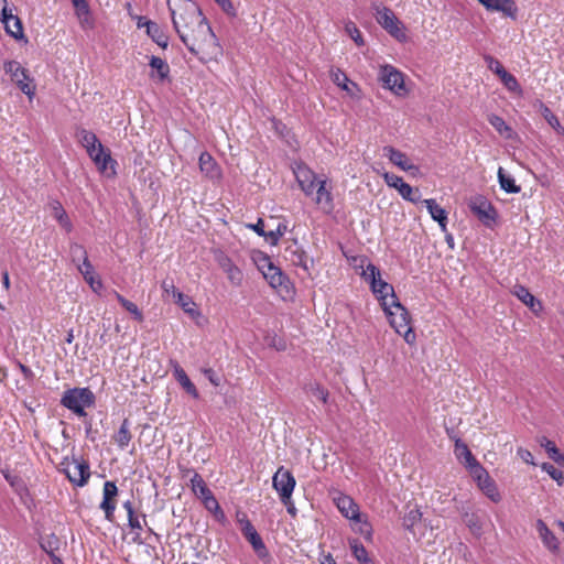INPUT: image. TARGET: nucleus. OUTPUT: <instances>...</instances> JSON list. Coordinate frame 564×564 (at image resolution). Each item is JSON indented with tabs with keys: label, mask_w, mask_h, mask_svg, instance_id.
Returning a JSON list of instances; mask_svg holds the SVG:
<instances>
[{
	"label": "nucleus",
	"mask_w": 564,
	"mask_h": 564,
	"mask_svg": "<svg viewBox=\"0 0 564 564\" xmlns=\"http://www.w3.org/2000/svg\"><path fill=\"white\" fill-rule=\"evenodd\" d=\"M173 28L188 51L203 62L216 57L221 47L207 19L192 0L167 2Z\"/></svg>",
	"instance_id": "f257e3e1"
},
{
	"label": "nucleus",
	"mask_w": 564,
	"mask_h": 564,
	"mask_svg": "<svg viewBox=\"0 0 564 564\" xmlns=\"http://www.w3.org/2000/svg\"><path fill=\"white\" fill-rule=\"evenodd\" d=\"M455 455L458 459H464V464L469 469V471L475 469L476 466L480 465L468 446L460 440H456L455 442Z\"/></svg>",
	"instance_id": "c756f323"
},
{
	"label": "nucleus",
	"mask_w": 564,
	"mask_h": 564,
	"mask_svg": "<svg viewBox=\"0 0 564 564\" xmlns=\"http://www.w3.org/2000/svg\"><path fill=\"white\" fill-rule=\"evenodd\" d=\"M382 177L389 187L395 188L397 191L405 183L401 176L389 172L383 173Z\"/></svg>",
	"instance_id": "5fc2aeb1"
},
{
	"label": "nucleus",
	"mask_w": 564,
	"mask_h": 564,
	"mask_svg": "<svg viewBox=\"0 0 564 564\" xmlns=\"http://www.w3.org/2000/svg\"><path fill=\"white\" fill-rule=\"evenodd\" d=\"M501 83L503 84V86L512 91V93H517V94H521L522 93V89H521V86L520 84L518 83V79L510 73H508L507 70L501 74L499 76Z\"/></svg>",
	"instance_id": "49530a36"
},
{
	"label": "nucleus",
	"mask_w": 564,
	"mask_h": 564,
	"mask_svg": "<svg viewBox=\"0 0 564 564\" xmlns=\"http://www.w3.org/2000/svg\"><path fill=\"white\" fill-rule=\"evenodd\" d=\"M517 453L523 462H525L527 464L534 465L533 455L529 449L520 447L518 448Z\"/></svg>",
	"instance_id": "680f3d73"
},
{
	"label": "nucleus",
	"mask_w": 564,
	"mask_h": 564,
	"mask_svg": "<svg viewBox=\"0 0 564 564\" xmlns=\"http://www.w3.org/2000/svg\"><path fill=\"white\" fill-rule=\"evenodd\" d=\"M345 31L358 46L365 44L361 32L352 21H348L345 23Z\"/></svg>",
	"instance_id": "3c124183"
},
{
	"label": "nucleus",
	"mask_w": 564,
	"mask_h": 564,
	"mask_svg": "<svg viewBox=\"0 0 564 564\" xmlns=\"http://www.w3.org/2000/svg\"><path fill=\"white\" fill-rule=\"evenodd\" d=\"M370 286L371 291L380 302L382 308L388 306V304H391V300H398L393 286L383 281L381 276L376 281H372Z\"/></svg>",
	"instance_id": "6ab92c4d"
},
{
	"label": "nucleus",
	"mask_w": 564,
	"mask_h": 564,
	"mask_svg": "<svg viewBox=\"0 0 564 564\" xmlns=\"http://www.w3.org/2000/svg\"><path fill=\"white\" fill-rule=\"evenodd\" d=\"M330 76H332V80L334 82V84H336L338 87H340L341 89H344L348 93H351L350 87H356V84L350 82L349 78L347 77V75L338 68L332 69Z\"/></svg>",
	"instance_id": "ea45409f"
},
{
	"label": "nucleus",
	"mask_w": 564,
	"mask_h": 564,
	"mask_svg": "<svg viewBox=\"0 0 564 564\" xmlns=\"http://www.w3.org/2000/svg\"><path fill=\"white\" fill-rule=\"evenodd\" d=\"M249 227L254 230L259 236L265 238L267 231L264 230V221L259 218L258 221L253 225H249Z\"/></svg>",
	"instance_id": "e2e57ef3"
},
{
	"label": "nucleus",
	"mask_w": 564,
	"mask_h": 564,
	"mask_svg": "<svg viewBox=\"0 0 564 564\" xmlns=\"http://www.w3.org/2000/svg\"><path fill=\"white\" fill-rule=\"evenodd\" d=\"M128 523L132 530L140 531L142 529V524L134 513L132 516H128Z\"/></svg>",
	"instance_id": "0e129e2a"
},
{
	"label": "nucleus",
	"mask_w": 564,
	"mask_h": 564,
	"mask_svg": "<svg viewBox=\"0 0 564 564\" xmlns=\"http://www.w3.org/2000/svg\"><path fill=\"white\" fill-rule=\"evenodd\" d=\"M173 373L177 382L189 395H192L194 399L199 398V393L195 384L191 381L185 370L177 362L174 365Z\"/></svg>",
	"instance_id": "c85d7f7f"
},
{
	"label": "nucleus",
	"mask_w": 564,
	"mask_h": 564,
	"mask_svg": "<svg viewBox=\"0 0 564 564\" xmlns=\"http://www.w3.org/2000/svg\"><path fill=\"white\" fill-rule=\"evenodd\" d=\"M471 477L476 480L479 489L494 502H499L501 496L498 491L495 480L489 476L488 471L481 466H476L470 471Z\"/></svg>",
	"instance_id": "9b49d317"
},
{
	"label": "nucleus",
	"mask_w": 564,
	"mask_h": 564,
	"mask_svg": "<svg viewBox=\"0 0 564 564\" xmlns=\"http://www.w3.org/2000/svg\"><path fill=\"white\" fill-rule=\"evenodd\" d=\"M314 193H316L315 203L317 205L327 212L333 209V196L330 189L326 187V180L317 182Z\"/></svg>",
	"instance_id": "bb28decb"
},
{
	"label": "nucleus",
	"mask_w": 564,
	"mask_h": 564,
	"mask_svg": "<svg viewBox=\"0 0 564 564\" xmlns=\"http://www.w3.org/2000/svg\"><path fill=\"white\" fill-rule=\"evenodd\" d=\"M161 288L163 290L164 293L166 294H171L173 296V291H178L173 281H169V280H164L161 284Z\"/></svg>",
	"instance_id": "69168bd1"
},
{
	"label": "nucleus",
	"mask_w": 564,
	"mask_h": 564,
	"mask_svg": "<svg viewBox=\"0 0 564 564\" xmlns=\"http://www.w3.org/2000/svg\"><path fill=\"white\" fill-rule=\"evenodd\" d=\"M237 520L240 524V530L247 541L251 544L253 551L260 558L269 556V552L256 528L243 512L237 513Z\"/></svg>",
	"instance_id": "6e6552de"
},
{
	"label": "nucleus",
	"mask_w": 564,
	"mask_h": 564,
	"mask_svg": "<svg viewBox=\"0 0 564 564\" xmlns=\"http://www.w3.org/2000/svg\"><path fill=\"white\" fill-rule=\"evenodd\" d=\"M1 21L4 23L6 31L12 37L19 40L23 37V26L21 20L12 13L8 7V0H0Z\"/></svg>",
	"instance_id": "f8f14e48"
},
{
	"label": "nucleus",
	"mask_w": 564,
	"mask_h": 564,
	"mask_svg": "<svg viewBox=\"0 0 564 564\" xmlns=\"http://www.w3.org/2000/svg\"><path fill=\"white\" fill-rule=\"evenodd\" d=\"M487 10L503 13L512 20L517 19L518 7L513 0H478Z\"/></svg>",
	"instance_id": "aec40b11"
},
{
	"label": "nucleus",
	"mask_w": 564,
	"mask_h": 564,
	"mask_svg": "<svg viewBox=\"0 0 564 564\" xmlns=\"http://www.w3.org/2000/svg\"><path fill=\"white\" fill-rule=\"evenodd\" d=\"M498 181L500 187L507 193L517 194L521 191V187L516 184L514 178L507 174L502 167H499L498 170Z\"/></svg>",
	"instance_id": "4c0bfd02"
},
{
	"label": "nucleus",
	"mask_w": 564,
	"mask_h": 564,
	"mask_svg": "<svg viewBox=\"0 0 564 564\" xmlns=\"http://www.w3.org/2000/svg\"><path fill=\"white\" fill-rule=\"evenodd\" d=\"M304 389L307 393H311L313 397L317 398L323 403H327L329 393L327 389H325L318 382H310L305 386Z\"/></svg>",
	"instance_id": "c03bdc74"
},
{
	"label": "nucleus",
	"mask_w": 564,
	"mask_h": 564,
	"mask_svg": "<svg viewBox=\"0 0 564 564\" xmlns=\"http://www.w3.org/2000/svg\"><path fill=\"white\" fill-rule=\"evenodd\" d=\"M511 293L517 296L524 305H527L533 313L536 314L542 310V303L536 300L524 285L516 284Z\"/></svg>",
	"instance_id": "412c9836"
},
{
	"label": "nucleus",
	"mask_w": 564,
	"mask_h": 564,
	"mask_svg": "<svg viewBox=\"0 0 564 564\" xmlns=\"http://www.w3.org/2000/svg\"><path fill=\"white\" fill-rule=\"evenodd\" d=\"M258 269L264 274L269 268H272L274 264L271 259L265 254H260L259 259L256 260Z\"/></svg>",
	"instance_id": "bf43d9fd"
},
{
	"label": "nucleus",
	"mask_w": 564,
	"mask_h": 564,
	"mask_svg": "<svg viewBox=\"0 0 564 564\" xmlns=\"http://www.w3.org/2000/svg\"><path fill=\"white\" fill-rule=\"evenodd\" d=\"M471 210L479 216V218H492L490 212L492 210L490 205L482 200L479 205L473 204Z\"/></svg>",
	"instance_id": "6e6d98bb"
},
{
	"label": "nucleus",
	"mask_w": 564,
	"mask_h": 564,
	"mask_svg": "<svg viewBox=\"0 0 564 564\" xmlns=\"http://www.w3.org/2000/svg\"><path fill=\"white\" fill-rule=\"evenodd\" d=\"M383 311L389 318L391 327L394 328V330L402 336L409 345H414L416 335L410 324V314L399 300H391V304H388Z\"/></svg>",
	"instance_id": "7ed1b4c3"
},
{
	"label": "nucleus",
	"mask_w": 564,
	"mask_h": 564,
	"mask_svg": "<svg viewBox=\"0 0 564 564\" xmlns=\"http://www.w3.org/2000/svg\"><path fill=\"white\" fill-rule=\"evenodd\" d=\"M371 10L377 22L395 40L405 42L408 35L403 23L397 18L393 11L378 1L371 3Z\"/></svg>",
	"instance_id": "20e7f679"
},
{
	"label": "nucleus",
	"mask_w": 564,
	"mask_h": 564,
	"mask_svg": "<svg viewBox=\"0 0 564 564\" xmlns=\"http://www.w3.org/2000/svg\"><path fill=\"white\" fill-rule=\"evenodd\" d=\"M349 546L354 557L360 564H372V558L369 556L366 547L360 543L357 539H352L349 541Z\"/></svg>",
	"instance_id": "e433bc0d"
},
{
	"label": "nucleus",
	"mask_w": 564,
	"mask_h": 564,
	"mask_svg": "<svg viewBox=\"0 0 564 564\" xmlns=\"http://www.w3.org/2000/svg\"><path fill=\"white\" fill-rule=\"evenodd\" d=\"M200 500L203 501L205 508L208 511L214 512L217 517L219 516L221 519L225 518V514L221 511L220 506L216 498L214 497L213 492H210V495L208 496L203 497Z\"/></svg>",
	"instance_id": "8fccbe9b"
},
{
	"label": "nucleus",
	"mask_w": 564,
	"mask_h": 564,
	"mask_svg": "<svg viewBox=\"0 0 564 564\" xmlns=\"http://www.w3.org/2000/svg\"><path fill=\"white\" fill-rule=\"evenodd\" d=\"M78 20L83 29H91L94 26V21L90 15V12L87 13L86 17L78 18Z\"/></svg>",
	"instance_id": "338daca9"
},
{
	"label": "nucleus",
	"mask_w": 564,
	"mask_h": 564,
	"mask_svg": "<svg viewBox=\"0 0 564 564\" xmlns=\"http://www.w3.org/2000/svg\"><path fill=\"white\" fill-rule=\"evenodd\" d=\"M484 59L487 64V67L491 72H494L497 76H500L501 74H503L506 72V68L502 66V64L494 56L485 55Z\"/></svg>",
	"instance_id": "864d4df0"
},
{
	"label": "nucleus",
	"mask_w": 564,
	"mask_h": 564,
	"mask_svg": "<svg viewBox=\"0 0 564 564\" xmlns=\"http://www.w3.org/2000/svg\"><path fill=\"white\" fill-rule=\"evenodd\" d=\"M354 523V530L362 535L366 540H371L372 538V527L367 520V518H362L361 514H358V519L351 520Z\"/></svg>",
	"instance_id": "a19ab883"
},
{
	"label": "nucleus",
	"mask_w": 564,
	"mask_h": 564,
	"mask_svg": "<svg viewBox=\"0 0 564 564\" xmlns=\"http://www.w3.org/2000/svg\"><path fill=\"white\" fill-rule=\"evenodd\" d=\"M380 80L383 87L390 89L398 96L406 94L403 74L392 65H384L380 68Z\"/></svg>",
	"instance_id": "9d476101"
},
{
	"label": "nucleus",
	"mask_w": 564,
	"mask_h": 564,
	"mask_svg": "<svg viewBox=\"0 0 564 564\" xmlns=\"http://www.w3.org/2000/svg\"><path fill=\"white\" fill-rule=\"evenodd\" d=\"M75 137L82 147L85 148L88 156L93 160L99 171L106 172L110 163L116 164L110 152L105 149L93 131L78 127L76 129Z\"/></svg>",
	"instance_id": "f03ea898"
},
{
	"label": "nucleus",
	"mask_w": 564,
	"mask_h": 564,
	"mask_svg": "<svg viewBox=\"0 0 564 564\" xmlns=\"http://www.w3.org/2000/svg\"><path fill=\"white\" fill-rule=\"evenodd\" d=\"M131 438L130 422L128 419H124L118 432L113 435V441L119 448L124 449L129 445Z\"/></svg>",
	"instance_id": "f704fd0d"
},
{
	"label": "nucleus",
	"mask_w": 564,
	"mask_h": 564,
	"mask_svg": "<svg viewBox=\"0 0 564 564\" xmlns=\"http://www.w3.org/2000/svg\"><path fill=\"white\" fill-rule=\"evenodd\" d=\"M150 66L153 70L156 72V75L154 73L150 75L152 78L156 77L160 82H163L169 77L170 66L161 57L152 55L150 58Z\"/></svg>",
	"instance_id": "72a5a7b5"
},
{
	"label": "nucleus",
	"mask_w": 564,
	"mask_h": 564,
	"mask_svg": "<svg viewBox=\"0 0 564 564\" xmlns=\"http://www.w3.org/2000/svg\"><path fill=\"white\" fill-rule=\"evenodd\" d=\"M288 226L285 223H279L275 229L267 231L265 240L272 245L275 246L280 238L286 232Z\"/></svg>",
	"instance_id": "de8ad7c7"
},
{
	"label": "nucleus",
	"mask_w": 564,
	"mask_h": 564,
	"mask_svg": "<svg viewBox=\"0 0 564 564\" xmlns=\"http://www.w3.org/2000/svg\"><path fill=\"white\" fill-rule=\"evenodd\" d=\"M117 301L127 310L138 322L143 321V315L137 304L123 297L120 293L113 292Z\"/></svg>",
	"instance_id": "79ce46f5"
},
{
	"label": "nucleus",
	"mask_w": 564,
	"mask_h": 564,
	"mask_svg": "<svg viewBox=\"0 0 564 564\" xmlns=\"http://www.w3.org/2000/svg\"><path fill=\"white\" fill-rule=\"evenodd\" d=\"M3 69L10 75L11 80L14 82L23 94L32 98L35 94V86L33 80L29 77L28 69L21 66L17 61L4 62Z\"/></svg>",
	"instance_id": "0eeeda50"
},
{
	"label": "nucleus",
	"mask_w": 564,
	"mask_h": 564,
	"mask_svg": "<svg viewBox=\"0 0 564 564\" xmlns=\"http://www.w3.org/2000/svg\"><path fill=\"white\" fill-rule=\"evenodd\" d=\"M295 178L306 196H312L315 192L317 182L321 181L314 171L307 165L301 163L294 169Z\"/></svg>",
	"instance_id": "ddd939ff"
},
{
	"label": "nucleus",
	"mask_w": 564,
	"mask_h": 564,
	"mask_svg": "<svg viewBox=\"0 0 564 564\" xmlns=\"http://www.w3.org/2000/svg\"><path fill=\"white\" fill-rule=\"evenodd\" d=\"M224 10L225 13H227L230 17L237 15V10L232 2L230 0H215Z\"/></svg>",
	"instance_id": "052dcab7"
},
{
	"label": "nucleus",
	"mask_w": 564,
	"mask_h": 564,
	"mask_svg": "<svg viewBox=\"0 0 564 564\" xmlns=\"http://www.w3.org/2000/svg\"><path fill=\"white\" fill-rule=\"evenodd\" d=\"M75 9H76L77 18L86 17L87 13L90 12L87 2L85 4L79 6V7H75Z\"/></svg>",
	"instance_id": "774afa93"
},
{
	"label": "nucleus",
	"mask_w": 564,
	"mask_h": 564,
	"mask_svg": "<svg viewBox=\"0 0 564 564\" xmlns=\"http://www.w3.org/2000/svg\"><path fill=\"white\" fill-rule=\"evenodd\" d=\"M147 34L161 47L166 48L169 44L167 36L164 34L158 23L145 21Z\"/></svg>",
	"instance_id": "2f4dec72"
},
{
	"label": "nucleus",
	"mask_w": 564,
	"mask_h": 564,
	"mask_svg": "<svg viewBox=\"0 0 564 564\" xmlns=\"http://www.w3.org/2000/svg\"><path fill=\"white\" fill-rule=\"evenodd\" d=\"M383 154L389 159V161L398 166L400 170L410 172L413 175L419 173V166L414 165L408 158L405 153L402 151L391 147L386 145L383 147Z\"/></svg>",
	"instance_id": "dca6fc26"
},
{
	"label": "nucleus",
	"mask_w": 564,
	"mask_h": 564,
	"mask_svg": "<svg viewBox=\"0 0 564 564\" xmlns=\"http://www.w3.org/2000/svg\"><path fill=\"white\" fill-rule=\"evenodd\" d=\"M61 470L67 479L75 486L83 487L90 477L89 464L86 460L73 459L72 464L68 457L61 462Z\"/></svg>",
	"instance_id": "423d86ee"
},
{
	"label": "nucleus",
	"mask_w": 564,
	"mask_h": 564,
	"mask_svg": "<svg viewBox=\"0 0 564 564\" xmlns=\"http://www.w3.org/2000/svg\"><path fill=\"white\" fill-rule=\"evenodd\" d=\"M540 109L543 118L547 121V123L558 133L564 134V129L561 126L557 117L552 112V110L543 102H540Z\"/></svg>",
	"instance_id": "37998d69"
},
{
	"label": "nucleus",
	"mask_w": 564,
	"mask_h": 564,
	"mask_svg": "<svg viewBox=\"0 0 564 564\" xmlns=\"http://www.w3.org/2000/svg\"><path fill=\"white\" fill-rule=\"evenodd\" d=\"M69 250L74 262L79 260L85 262V258H88L86 249L79 243H72Z\"/></svg>",
	"instance_id": "4d7b16f0"
},
{
	"label": "nucleus",
	"mask_w": 564,
	"mask_h": 564,
	"mask_svg": "<svg viewBox=\"0 0 564 564\" xmlns=\"http://www.w3.org/2000/svg\"><path fill=\"white\" fill-rule=\"evenodd\" d=\"M295 484L292 473L283 466L279 467L272 478L273 488L276 490L281 502H286L292 497Z\"/></svg>",
	"instance_id": "1a4fd4ad"
},
{
	"label": "nucleus",
	"mask_w": 564,
	"mask_h": 564,
	"mask_svg": "<svg viewBox=\"0 0 564 564\" xmlns=\"http://www.w3.org/2000/svg\"><path fill=\"white\" fill-rule=\"evenodd\" d=\"M189 482L191 489L197 498L202 499L203 497L210 495L212 490L198 473L193 471Z\"/></svg>",
	"instance_id": "c9c22d12"
},
{
	"label": "nucleus",
	"mask_w": 564,
	"mask_h": 564,
	"mask_svg": "<svg viewBox=\"0 0 564 564\" xmlns=\"http://www.w3.org/2000/svg\"><path fill=\"white\" fill-rule=\"evenodd\" d=\"M422 519V512L419 508L411 509L403 518V527L412 531L413 527Z\"/></svg>",
	"instance_id": "09e8293b"
},
{
	"label": "nucleus",
	"mask_w": 564,
	"mask_h": 564,
	"mask_svg": "<svg viewBox=\"0 0 564 564\" xmlns=\"http://www.w3.org/2000/svg\"><path fill=\"white\" fill-rule=\"evenodd\" d=\"M283 257L291 264L302 268L305 273L310 274L308 257L296 241L284 249Z\"/></svg>",
	"instance_id": "f3484780"
},
{
	"label": "nucleus",
	"mask_w": 564,
	"mask_h": 564,
	"mask_svg": "<svg viewBox=\"0 0 564 564\" xmlns=\"http://www.w3.org/2000/svg\"><path fill=\"white\" fill-rule=\"evenodd\" d=\"M118 496V487L116 482L107 480L104 484L102 490V501L100 502L99 508L105 512V518L109 522H113L115 520V510L117 507V498Z\"/></svg>",
	"instance_id": "4468645a"
},
{
	"label": "nucleus",
	"mask_w": 564,
	"mask_h": 564,
	"mask_svg": "<svg viewBox=\"0 0 564 564\" xmlns=\"http://www.w3.org/2000/svg\"><path fill=\"white\" fill-rule=\"evenodd\" d=\"M95 403V395L89 388H73L64 392L61 404L78 416H86L85 408Z\"/></svg>",
	"instance_id": "39448f33"
},
{
	"label": "nucleus",
	"mask_w": 564,
	"mask_h": 564,
	"mask_svg": "<svg viewBox=\"0 0 564 564\" xmlns=\"http://www.w3.org/2000/svg\"><path fill=\"white\" fill-rule=\"evenodd\" d=\"M52 216L58 221L59 226L66 231L73 230L72 221L63 208L62 204L57 200L52 203Z\"/></svg>",
	"instance_id": "7c9ffc66"
},
{
	"label": "nucleus",
	"mask_w": 564,
	"mask_h": 564,
	"mask_svg": "<svg viewBox=\"0 0 564 564\" xmlns=\"http://www.w3.org/2000/svg\"><path fill=\"white\" fill-rule=\"evenodd\" d=\"M398 192L401 195V197L408 202H411L414 204L421 202V193H420L419 188H413L408 183H404L403 185H401V188H399Z\"/></svg>",
	"instance_id": "a18cd8bd"
},
{
	"label": "nucleus",
	"mask_w": 564,
	"mask_h": 564,
	"mask_svg": "<svg viewBox=\"0 0 564 564\" xmlns=\"http://www.w3.org/2000/svg\"><path fill=\"white\" fill-rule=\"evenodd\" d=\"M173 300L191 318L196 321L202 317L200 311L191 296L182 293L181 291H173Z\"/></svg>",
	"instance_id": "5701e85b"
},
{
	"label": "nucleus",
	"mask_w": 564,
	"mask_h": 564,
	"mask_svg": "<svg viewBox=\"0 0 564 564\" xmlns=\"http://www.w3.org/2000/svg\"><path fill=\"white\" fill-rule=\"evenodd\" d=\"M362 276L365 278V280L371 283L372 281H376L378 278H380V271L375 264L369 263L364 269Z\"/></svg>",
	"instance_id": "13d9d810"
},
{
	"label": "nucleus",
	"mask_w": 564,
	"mask_h": 564,
	"mask_svg": "<svg viewBox=\"0 0 564 564\" xmlns=\"http://www.w3.org/2000/svg\"><path fill=\"white\" fill-rule=\"evenodd\" d=\"M542 470L545 471L552 479H554L560 486L564 481L563 471L554 467L550 463H543L541 466Z\"/></svg>",
	"instance_id": "603ef678"
},
{
	"label": "nucleus",
	"mask_w": 564,
	"mask_h": 564,
	"mask_svg": "<svg viewBox=\"0 0 564 564\" xmlns=\"http://www.w3.org/2000/svg\"><path fill=\"white\" fill-rule=\"evenodd\" d=\"M78 270L94 292H99L102 289V282L96 278L95 269L88 258H85V262L78 265Z\"/></svg>",
	"instance_id": "cd10ccee"
},
{
	"label": "nucleus",
	"mask_w": 564,
	"mask_h": 564,
	"mask_svg": "<svg viewBox=\"0 0 564 564\" xmlns=\"http://www.w3.org/2000/svg\"><path fill=\"white\" fill-rule=\"evenodd\" d=\"M263 276L273 289L278 290L282 294L283 297L291 295L292 289L290 286V280L280 268L275 265L269 268Z\"/></svg>",
	"instance_id": "2eb2a0df"
},
{
	"label": "nucleus",
	"mask_w": 564,
	"mask_h": 564,
	"mask_svg": "<svg viewBox=\"0 0 564 564\" xmlns=\"http://www.w3.org/2000/svg\"><path fill=\"white\" fill-rule=\"evenodd\" d=\"M542 447H544L549 457L558 465H564V454L560 452L556 447L555 443L547 440L546 437H542L540 441Z\"/></svg>",
	"instance_id": "58836bf2"
},
{
	"label": "nucleus",
	"mask_w": 564,
	"mask_h": 564,
	"mask_svg": "<svg viewBox=\"0 0 564 564\" xmlns=\"http://www.w3.org/2000/svg\"><path fill=\"white\" fill-rule=\"evenodd\" d=\"M216 261L220 269L227 274V278L232 285L239 286L242 283L243 275L241 270L226 253L218 252L216 254Z\"/></svg>",
	"instance_id": "a211bd4d"
},
{
	"label": "nucleus",
	"mask_w": 564,
	"mask_h": 564,
	"mask_svg": "<svg viewBox=\"0 0 564 564\" xmlns=\"http://www.w3.org/2000/svg\"><path fill=\"white\" fill-rule=\"evenodd\" d=\"M199 170L210 180H219L221 171L214 158L208 152H203L198 160Z\"/></svg>",
	"instance_id": "4be33fe9"
},
{
	"label": "nucleus",
	"mask_w": 564,
	"mask_h": 564,
	"mask_svg": "<svg viewBox=\"0 0 564 564\" xmlns=\"http://www.w3.org/2000/svg\"><path fill=\"white\" fill-rule=\"evenodd\" d=\"M536 529L544 546L552 553L558 552V540L543 520L536 521Z\"/></svg>",
	"instance_id": "393cba45"
},
{
	"label": "nucleus",
	"mask_w": 564,
	"mask_h": 564,
	"mask_svg": "<svg viewBox=\"0 0 564 564\" xmlns=\"http://www.w3.org/2000/svg\"><path fill=\"white\" fill-rule=\"evenodd\" d=\"M334 501L345 518L349 520L358 519V514H360L359 507L350 497L339 495L334 499Z\"/></svg>",
	"instance_id": "b1692460"
},
{
	"label": "nucleus",
	"mask_w": 564,
	"mask_h": 564,
	"mask_svg": "<svg viewBox=\"0 0 564 564\" xmlns=\"http://www.w3.org/2000/svg\"><path fill=\"white\" fill-rule=\"evenodd\" d=\"M425 206H426V209L429 212V214L431 215L432 219L437 221L442 231L445 232L446 231V225H447V213L446 210L441 207L435 199L433 198H429V199H424L422 200Z\"/></svg>",
	"instance_id": "a878e982"
},
{
	"label": "nucleus",
	"mask_w": 564,
	"mask_h": 564,
	"mask_svg": "<svg viewBox=\"0 0 564 564\" xmlns=\"http://www.w3.org/2000/svg\"><path fill=\"white\" fill-rule=\"evenodd\" d=\"M487 119L501 137L505 139H511L513 137L514 132L512 128L507 124L502 117L491 113Z\"/></svg>",
	"instance_id": "473e14b6"
}]
</instances>
